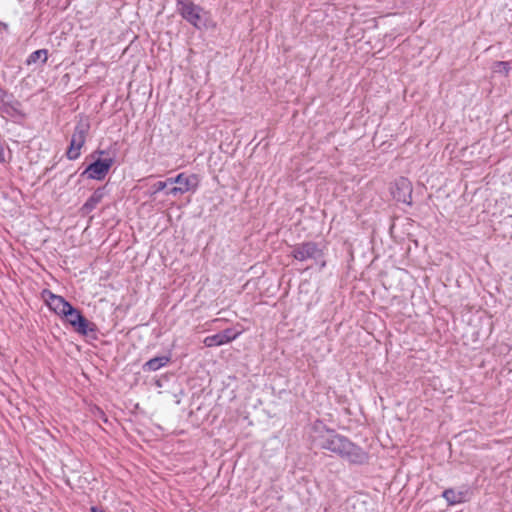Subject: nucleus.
<instances>
[{
	"label": "nucleus",
	"mask_w": 512,
	"mask_h": 512,
	"mask_svg": "<svg viewBox=\"0 0 512 512\" xmlns=\"http://www.w3.org/2000/svg\"><path fill=\"white\" fill-rule=\"evenodd\" d=\"M200 178L197 174H185L184 179L177 184V186H173L166 190L165 195L169 196H180L185 193L191 192L195 193L199 187Z\"/></svg>",
	"instance_id": "obj_8"
},
{
	"label": "nucleus",
	"mask_w": 512,
	"mask_h": 512,
	"mask_svg": "<svg viewBox=\"0 0 512 512\" xmlns=\"http://www.w3.org/2000/svg\"><path fill=\"white\" fill-rule=\"evenodd\" d=\"M314 262L319 266V270H323L326 267L327 263L325 260L324 247L321 249V255L319 258L314 259Z\"/></svg>",
	"instance_id": "obj_19"
},
{
	"label": "nucleus",
	"mask_w": 512,
	"mask_h": 512,
	"mask_svg": "<svg viewBox=\"0 0 512 512\" xmlns=\"http://www.w3.org/2000/svg\"><path fill=\"white\" fill-rule=\"evenodd\" d=\"M323 247L314 241H305L293 246L291 256L300 262L319 258Z\"/></svg>",
	"instance_id": "obj_5"
},
{
	"label": "nucleus",
	"mask_w": 512,
	"mask_h": 512,
	"mask_svg": "<svg viewBox=\"0 0 512 512\" xmlns=\"http://www.w3.org/2000/svg\"><path fill=\"white\" fill-rule=\"evenodd\" d=\"M239 334V332L234 331L232 328H226L219 333L205 337L203 343L206 347L221 346L235 340Z\"/></svg>",
	"instance_id": "obj_12"
},
{
	"label": "nucleus",
	"mask_w": 512,
	"mask_h": 512,
	"mask_svg": "<svg viewBox=\"0 0 512 512\" xmlns=\"http://www.w3.org/2000/svg\"><path fill=\"white\" fill-rule=\"evenodd\" d=\"M0 114L14 120H21L26 117L21 102L10 93L6 95L4 101L0 104Z\"/></svg>",
	"instance_id": "obj_10"
},
{
	"label": "nucleus",
	"mask_w": 512,
	"mask_h": 512,
	"mask_svg": "<svg viewBox=\"0 0 512 512\" xmlns=\"http://www.w3.org/2000/svg\"><path fill=\"white\" fill-rule=\"evenodd\" d=\"M171 357L169 355H163V356H157L154 358H151L150 360L146 361L142 365V370L144 372H155L159 369L165 367L170 362Z\"/></svg>",
	"instance_id": "obj_14"
},
{
	"label": "nucleus",
	"mask_w": 512,
	"mask_h": 512,
	"mask_svg": "<svg viewBox=\"0 0 512 512\" xmlns=\"http://www.w3.org/2000/svg\"><path fill=\"white\" fill-rule=\"evenodd\" d=\"M7 94L8 92L0 86V104L4 101Z\"/></svg>",
	"instance_id": "obj_20"
},
{
	"label": "nucleus",
	"mask_w": 512,
	"mask_h": 512,
	"mask_svg": "<svg viewBox=\"0 0 512 512\" xmlns=\"http://www.w3.org/2000/svg\"><path fill=\"white\" fill-rule=\"evenodd\" d=\"M0 25L2 26V28L4 29H7L8 28V25L6 23H0Z\"/></svg>",
	"instance_id": "obj_21"
},
{
	"label": "nucleus",
	"mask_w": 512,
	"mask_h": 512,
	"mask_svg": "<svg viewBox=\"0 0 512 512\" xmlns=\"http://www.w3.org/2000/svg\"><path fill=\"white\" fill-rule=\"evenodd\" d=\"M48 59V50L47 49H38L32 52L26 59L27 65L36 64L38 61H41L42 64H45Z\"/></svg>",
	"instance_id": "obj_15"
},
{
	"label": "nucleus",
	"mask_w": 512,
	"mask_h": 512,
	"mask_svg": "<svg viewBox=\"0 0 512 512\" xmlns=\"http://www.w3.org/2000/svg\"><path fill=\"white\" fill-rule=\"evenodd\" d=\"M176 9L180 16L196 29L206 28L204 9L190 0H177Z\"/></svg>",
	"instance_id": "obj_2"
},
{
	"label": "nucleus",
	"mask_w": 512,
	"mask_h": 512,
	"mask_svg": "<svg viewBox=\"0 0 512 512\" xmlns=\"http://www.w3.org/2000/svg\"><path fill=\"white\" fill-rule=\"evenodd\" d=\"M185 174H186L185 172H181V173L177 174L175 177L167 178L165 180L167 187L171 188L173 186H177V184H179L184 179Z\"/></svg>",
	"instance_id": "obj_18"
},
{
	"label": "nucleus",
	"mask_w": 512,
	"mask_h": 512,
	"mask_svg": "<svg viewBox=\"0 0 512 512\" xmlns=\"http://www.w3.org/2000/svg\"><path fill=\"white\" fill-rule=\"evenodd\" d=\"M442 497L449 506H455L470 501L472 489L469 485H462L458 488H447L442 492Z\"/></svg>",
	"instance_id": "obj_9"
},
{
	"label": "nucleus",
	"mask_w": 512,
	"mask_h": 512,
	"mask_svg": "<svg viewBox=\"0 0 512 512\" xmlns=\"http://www.w3.org/2000/svg\"><path fill=\"white\" fill-rule=\"evenodd\" d=\"M67 323H69L74 330L83 336H87L90 332L96 331V326L94 323L89 322L73 305L66 310V313L63 317Z\"/></svg>",
	"instance_id": "obj_4"
},
{
	"label": "nucleus",
	"mask_w": 512,
	"mask_h": 512,
	"mask_svg": "<svg viewBox=\"0 0 512 512\" xmlns=\"http://www.w3.org/2000/svg\"><path fill=\"white\" fill-rule=\"evenodd\" d=\"M511 70L510 62L508 61H497L494 63V72L502 73L508 76Z\"/></svg>",
	"instance_id": "obj_16"
},
{
	"label": "nucleus",
	"mask_w": 512,
	"mask_h": 512,
	"mask_svg": "<svg viewBox=\"0 0 512 512\" xmlns=\"http://www.w3.org/2000/svg\"><path fill=\"white\" fill-rule=\"evenodd\" d=\"M95 154H98L99 156H104L107 153L105 150H96L92 156ZM114 164V158L108 157V158H97L93 162H91L85 170L81 173L82 177H86L87 179L91 180H98L101 181L105 179L107 174L109 173L111 167Z\"/></svg>",
	"instance_id": "obj_3"
},
{
	"label": "nucleus",
	"mask_w": 512,
	"mask_h": 512,
	"mask_svg": "<svg viewBox=\"0 0 512 512\" xmlns=\"http://www.w3.org/2000/svg\"><path fill=\"white\" fill-rule=\"evenodd\" d=\"M88 128V125L84 124H78L75 126L74 132L71 136L70 145L66 151V156L69 160H76L80 157V151L85 144Z\"/></svg>",
	"instance_id": "obj_7"
},
{
	"label": "nucleus",
	"mask_w": 512,
	"mask_h": 512,
	"mask_svg": "<svg viewBox=\"0 0 512 512\" xmlns=\"http://www.w3.org/2000/svg\"><path fill=\"white\" fill-rule=\"evenodd\" d=\"M42 297L45 299L48 308L60 317H63L66 310L72 306L63 296L54 294L48 289L43 290Z\"/></svg>",
	"instance_id": "obj_11"
},
{
	"label": "nucleus",
	"mask_w": 512,
	"mask_h": 512,
	"mask_svg": "<svg viewBox=\"0 0 512 512\" xmlns=\"http://www.w3.org/2000/svg\"><path fill=\"white\" fill-rule=\"evenodd\" d=\"M313 444L336 454L351 464L362 465L368 461V453L346 436L326 426L322 420H316L311 427Z\"/></svg>",
	"instance_id": "obj_1"
},
{
	"label": "nucleus",
	"mask_w": 512,
	"mask_h": 512,
	"mask_svg": "<svg viewBox=\"0 0 512 512\" xmlns=\"http://www.w3.org/2000/svg\"><path fill=\"white\" fill-rule=\"evenodd\" d=\"M412 183L406 177H399L391 184L390 192L394 200L412 205Z\"/></svg>",
	"instance_id": "obj_6"
},
{
	"label": "nucleus",
	"mask_w": 512,
	"mask_h": 512,
	"mask_svg": "<svg viewBox=\"0 0 512 512\" xmlns=\"http://www.w3.org/2000/svg\"><path fill=\"white\" fill-rule=\"evenodd\" d=\"M167 189L169 188L167 187L166 181H158L150 187L149 195L153 197L159 192L164 191L165 193Z\"/></svg>",
	"instance_id": "obj_17"
},
{
	"label": "nucleus",
	"mask_w": 512,
	"mask_h": 512,
	"mask_svg": "<svg viewBox=\"0 0 512 512\" xmlns=\"http://www.w3.org/2000/svg\"><path fill=\"white\" fill-rule=\"evenodd\" d=\"M106 194V186L98 187L80 208L82 216L89 215L103 200Z\"/></svg>",
	"instance_id": "obj_13"
}]
</instances>
